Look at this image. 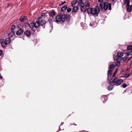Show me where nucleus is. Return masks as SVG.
<instances>
[{
    "instance_id": "f257e3e1",
    "label": "nucleus",
    "mask_w": 132,
    "mask_h": 132,
    "mask_svg": "<svg viewBox=\"0 0 132 132\" xmlns=\"http://www.w3.org/2000/svg\"><path fill=\"white\" fill-rule=\"evenodd\" d=\"M115 76L116 71L114 72L112 76L113 77L111 80H109V83L110 85L108 87V90H112L113 88V85H116V77H115Z\"/></svg>"
},
{
    "instance_id": "f03ea898",
    "label": "nucleus",
    "mask_w": 132,
    "mask_h": 132,
    "mask_svg": "<svg viewBox=\"0 0 132 132\" xmlns=\"http://www.w3.org/2000/svg\"><path fill=\"white\" fill-rule=\"evenodd\" d=\"M100 8L101 10L104 9L106 10H107L108 8L109 10L111 9V4L110 3H109L108 2H101L99 5Z\"/></svg>"
},
{
    "instance_id": "7ed1b4c3",
    "label": "nucleus",
    "mask_w": 132,
    "mask_h": 132,
    "mask_svg": "<svg viewBox=\"0 0 132 132\" xmlns=\"http://www.w3.org/2000/svg\"><path fill=\"white\" fill-rule=\"evenodd\" d=\"M87 11L88 14H91L94 15L98 14L100 12V10L98 6H95V7L88 8Z\"/></svg>"
},
{
    "instance_id": "20e7f679",
    "label": "nucleus",
    "mask_w": 132,
    "mask_h": 132,
    "mask_svg": "<svg viewBox=\"0 0 132 132\" xmlns=\"http://www.w3.org/2000/svg\"><path fill=\"white\" fill-rule=\"evenodd\" d=\"M40 22L38 20H37V19L35 22L34 23L32 22L30 23H28L27 24V26L31 28H32L34 27L37 28L39 27L40 25Z\"/></svg>"
},
{
    "instance_id": "39448f33",
    "label": "nucleus",
    "mask_w": 132,
    "mask_h": 132,
    "mask_svg": "<svg viewBox=\"0 0 132 132\" xmlns=\"http://www.w3.org/2000/svg\"><path fill=\"white\" fill-rule=\"evenodd\" d=\"M64 16L62 14L59 15L56 17L55 18L56 20L55 21L58 23L60 22H63L64 21Z\"/></svg>"
},
{
    "instance_id": "423d86ee",
    "label": "nucleus",
    "mask_w": 132,
    "mask_h": 132,
    "mask_svg": "<svg viewBox=\"0 0 132 132\" xmlns=\"http://www.w3.org/2000/svg\"><path fill=\"white\" fill-rule=\"evenodd\" d=\"M37 20H38L39 22H40V26H42L43 28H44L45 27V24L46 23V21L45 20H42V18L40 17L38 18Z\"/></svg>"
},
{
    "instance_id": "0eeeda50",
    "label": "nucleus",
    "mask_w": 132,
    "mask_h": 132,
    "mask_svg": "<svg viewBox=\"0 0 132 132\" xmlns=\"http://www.w3.org/2000/svg\"><path fill=\"white\" fill-rule=\"evenodd\" d=\"M11 42V40L10 38H6L4 40L5 45H6L9 44Z\"/></svg>"
},
{
    "instance_id": "6e6552de",
    "label": "nucleus",
    "mask_w": 132,
    "mask_h": 132,
    "mask_svg": "<svg viewBox=\"0 0 132 132\" xmlns=\"http://www.w3.org/2000/svg\"><path fill=\"white\" fill-rule=\"evenodd\" d=\"M124 54V53L122 52H118L117 54V55L118 57H116V58H118V59H120L121 57Z\"/></svg>"
},
{
    "instance_id": "1a4fd4ad",
    "label": "nucleus",
    "mask_w": 132,
    "mask_h": 132,
    "mask_svg": "<svg viewBox=\"0 0 132 132\" xmlns=\"http://www.w3.org/2000/svg\"><path fill=\"white\" fill-rule=\"evenodd\" d=\"M27 17L23 16H21L19 19V20L21 22H24V21L27 19Z\"/></svg>"
},
{
    "instance_id": "9d476101",
    "label": "nucleus",
    "mask_w": 132,
    "mask_h": 132,
    "mask_svg": "<svg viewBox=\"0 0 132 132\" xmlns=\"http://www.w3.org/2000/svg\"><path fill=\"white\" fill-rule=\"evenodd\" d=\"M63 15L64 16V21L65 20V19L67 21H69L70 19V16L69 14L65 15V14H63Z\"/></svg>"
},
{
    "instance_id": "9b49d317",
    "label": "nucleus",
    "mask_w": 132,
    "mask_h": 132,
    "mask_svg": "<svg viewBox=\"0 0 132 132\" xmlns=\"http://www.w3.org/2000/svg\"><path fill=\"white\" fill-rule=\"evenodd\" d=\"M127 7V11L130 12L132 9V6L131 5H130L129 4L128 5H126Z\"/></svg>"
},
{
    "instance_id": "f8f14e48",
    "label": "nucleus",
    "mask_w": 132,
    "mask_h": 132,
    "mask_svg": "<svg viewBox=\"0 0 132 132\" xmlns=\"http://www.w3.org/2000/svg\"><path fill=\"white\" fill-rule=\"evenodd\" d=\"M123 82V80L122 79H119L117 81H116V84L118 85H120Z\"/></svg>"
},
{
    "instance_id": "ddd939ff",
    "label": "nucleus",
    "mask_w": 132,
    "mask_h": 132,
    "mask_svg": "<svg viewBox=\"0 0 132 132\" xmlns=\"http://www.w3.org/2000/svg\"><path fill=\"white\" fill-rule=\"evenodd\" d=\"M23 32V31L21 29L19 30L16 32V34L19 36L22 34Z\"/></svg>"
},
{
    "instance_id": "4468645a",
    "label": "nucleus",
    "mask_w": 132,
    "mask_h": 132,
    "mask_svg": "<svg viewBox=\"0 0 132 132\" xmlns=\"http://www.w3.org/2000/svg\"><path fill=\"white\" fill-rule=\"evenodd\" d=\"M81 10L83 12H85L86 10V7L84 5L80 7Z\"/></svg>"
},
{
    "instance_id": "2eb2a0df",
    "label": "nucleus",
    "mask_w": 132,
    "mask_h": 132,
    "mask_svg": "<svg viewBox=\"0 0 132 132\" xmlns=\"http://www.w3.org/2000/svg\"><path fill=\"white\" fill-rule=\"evenodd\" d=\"M14 35V31H11L10 33L9 34L8 36L9 37V38H12Z\"/></svg>"
},
{
    "instance_id": "dca6fc26",
    "label": "nucleus",
    "mask_w": 132,
    "mask_h": 132,
    "mask_svg": "<svg viewBox=\"0 0 132 132\" xmlns=\"http://www.w3.org/2000/svg\"><path fill=\"white\" fill-rule=\"evenodd\" d=\"M77 0H74L71 2V6L72 7L75 6V4L78 3Z\"/></svg>"
},
{
    "instance_id": "f3484780",
    "label": "nucleus",
    "mask_w": 132,
    "mask_h": 132,
    "mask_svg": "<svg viewBox=\"0 0 132 132\" xmlns=\"http://www.w3.org/2000/svg\"><path fill=\"white\" fill-rule=\"evenodd\" d=\"M24 34L27 36L28 37L30 36V32L29 31L27 30L25 31L24 32Z\"/></svg>"
},
{
    "instance_id": "a211bd4d",
    "label": "nucleus",
    "mask_w": 132,
    "mask_h": 132,
    "mask_svg": "<svg viewBox=\"0 0 132 132\" xmlns=\"http://www.w3.org/2000/svg\"><path fill=\"white\" fill-rule=\"evenodd\" d=\"M72 9V12H75L77 11L78 10V7L77 6L73 7Z\"/></svg>"
},
{
    "instance_id": "6ab92c4d",
    "label": "nucleus",
    "mask_w": 132,
    "mask_h": 132,
    "mask_svg": "<svg viewBox=\"0 0 132 132\" xmlns=\"http://www.w3.org/2000/svg\"><path fill=\"white\" fill-rule=\"evenodd\" d=\"M120 60L118 58H116V66H119L120 64Z\"/></svg>"
},
{
    "instance_id": "aec40b11",
    "label": "nucleus",
    "mask_w": 132,
    "mask_h": 132,
    "mask_svg": "<svg viewBox=\"0 0 132 132\" xmlns=\"http://www.w3.org/2000/svg\"><path fill=\"white\" fill-rule=\"evenodd\" d=\"M112 70H109L108 71V78L107 79L108 80L109 79V75H111L112 74Z\"/></svg>"
},
{
    "instance_id": "412c9836",
    "label": "nucleus",
    "mask_w": 132,
    "mask_h": 132,
    "mask_svg": "<svg viewBox=\"0 0 132 132\" xmlns=\"http://www.w3.org/2000/svg\"><path fill=\"white\" fill-rule=\"evenodd\" d=\"M78 3L80 7L84 5V3L83 2L82 0H79Z\"/></svg>"
},
{
    "instance_id": "4be33fe9",
    "label": "nucleus",
    "mask_w": 132,
    "mask_h": 132,
    "mask_svg": "<svg viewBox=\"0 0 132 132\" xmlns=\"http://www.w3.org/2000/svg\"><path fill=\"white\" fill-rule=\"evenodd\" d=\"M47 13H42V16L44 19H45L47 17Z\"/></svg>"
},
{
    "instance_id": "5701e85b",
    "label": "nucleus",
    "mask_w": 132,
    "mask_h": 132,
    "mask_svg": "<svg viewBox=\"0 0 132 132\" xmlns=\"http://www.w3.org/2000/svg\"><path fill=\"white\" fill-rule=\"evenodd\" d=\"M130 2L129 0H124V4L125 5L127 4V5H128L129 4Z\"/></svg>"
},
{
    "instance_id": "b1692460",
    "label": "nucleus",
    "mask_w": 132,
    "mask_h": 132,
    "mask_svg": "<svg viewBox=\"0 0 132 132\" xmlns=\"http://www.w3.org/2000/svg\"><path fill=\"white\" fill-rule=\"evenodd\" d=\"M67 8V5H65L63 7H62L61 9V11L63 12L65 10H66Z\"/></svg>"
},
{
    "instance_id": "393cba45",
    "label": "nucleus",
    "mask_w": 132,
    "mask_h": 132,
    "mask_svg": "<svg viewBox=\"0 0 132 132\" xmlns=\"http://www.w3.org/2000/svg\"><path fill=\"white\" fill-rule=\"evenodd\" d=\"M84 5L86 7H89L90 6V5L89 2L88 1H86L84 3Z\"/></svg>"
},
{
    "instance_id": "a878e982",
    "label": "nucleus",
    "mask_w": 132,
    "mask_h": 132,
    "mask_svg": "<svg viewBox=\"0 0 132 132\" xmlns=\"http://www.w3.org/2000/svg\"><path fill=\"white\" fill-rule=\"evenodd\" d=\"M127 49L128 51L132 50V45H128L127 46Z\"/></svg>"
},
{
    "instance_id": "bb28decb",
    "label": "nucleus",
    "mask_w": 132,
    "mask_h": 132,
    "mask_svg": "<svg viewBox=\"0 0 132 132\" xmlns=\"http://www.w3.org/2000/svg\"><path fill=\"white\" fill-rule=\"evenodd\" d=\"M50 16H54L55 14V12L54 11H53L52 12L50 13L49 14Z\"/></svg>"
},
{
    "instance_id": "cd10ccee",
    "label": "nucleus",
    "mask_w": 132,
    "mask_h": 132,
    "mask_svg": "<svg viewBox=\"0 0 132 132\" xmlns=\"http://www.w3.org/2000/svg\"><path fill=\"white\" fill-rule=\"evenodd\" d=\"M102 100H105V101H106L107 100V97L106 96L104 95L102 96Z\"/></svg>"
},
{
    "instance_id": "c85d7f7f",
    "label": "nucleus",
    "mask_w": 132,
    "mask_h": 132,
    "mask_svg": "<svg viewBox=\"0 0 132 132\" xmlns=\"http://www.w3.org/2000/svg\"><path fill=\"white\" fill-rule=\"evenodd\" d=\"M128 57L127 56L125 57H123L122 58L121 57V58L120 59V60H122L123 61H125L127 59Z\"/></svg>"
},
{
    "instance_id": "c756f323",
    "label": "nucleus",
    "mask_w": 132,
    "mask_h": 132,
    "mask_svg": "<svg viewBox=\"0 0 132 132\" xmlns=\"http://www.w3.org/2000/svg\"><path fill=\"white\" fill-rule=\"evenodd\" d=\"M15 26L14 25H12L11 28V31H14V30L15 28Z\"/></svg>"
},
{
    "instance_id": "7c9ffc66",
    "label": "nucleus",
    "mask_w": 132,
    "mask_h": 132,
    "mask_svg": "<svg viewBox=\"0 0 132 132\" xmlns=\"http://www.w3.org/2000/svg\"><path fill=\"white\" fill-rule=\"evenodd\" d=\"M30 34L31 35V34H34L35 32V30L32 29H31L30 30Z\"/></svg>"
},
{
    "instance_id": "2f4dec72",
    "label": "nucleus",
    "mask_w": 132,
    "mask_h": 132,
    "mask_svg": "<svg viewBox=\"0 0 132 132\" xmlns=\"http://www.w3.org/2000/svg\"><path fill=\"white\" fill-rule=\"evenodd\" d=\"M127 56H128L130 55H132V51H131L128 53H127Z\"/></svg>"
},
{
    "instance_id": "473e14b6",
    "label": "nucleus",
    "mask_w": 132,
    "mask_h": 132,
    "mask_svg": "<svg viewBox=\"0 0 132 132\" xmlns=\"http://www.w3.org/2000/svg\"><path fill=\"white\" fill-rule=\"evenodd\" d=\"M1 45L3 47H5V44H4V42H1Z\"/></svg>"
},
{
    "instance_id": "72a5a7b5",
    "label": "nucleus",
    "mask_w": 132,
    "mask_h": 132,
    "mask_svg": "<svg viewBox=\"0 0 132 132\" xmlns=\"http://www.w3.org/2000/svg\"><path fill=\"white\" fill-rule=\"evenodd\" d=\"M115 67L114 65L113 64H111L109 68L110 69H112Z\"/></svg>"
},
{
    "instance_id": "f704fd0d",
    "label": "nucleus",
    "mask_w": 132,
    "mask_h": 132,
    "mask_svg": "<svg viewBox=\"0 0 132 132\" xmlns=\"http://www.w3.org/2000/svg\"><path fill=\"white\" fill-rule=\"evenodd\" d=\"M129 76H130L129 74L128 73L127 74H125L124 75V77H125V78H127L128 77H129Z\"/></svg>"
},
{
    "instance_id": "c9c22d12",
    "label": "nucleus",
    "mask_w": 132,
    "mask_h": 132,
    "mask_svg": "<svg viewBox=\"0 0 132 132\" xmlns=\"http://www.w3.org/2000/svg\"><path fill=\"white\" fill-rule=\"evenodd\" d=\"M71 10L72 9L71 8L68 9H67V12H69L71 11Z\"/></svg>"
},
{
    "instance_id": "e433bc0d",
    "label": "nucleus",
    "mask_w": 132,
    "mask_h": 132,
    "mask_svg": "<svg viewBox=\"0 0 132 132\" xmlns=\"http://www.w3.org/2000/svg\"><path fill=\"white\" fill-rule=\"evenodd\" d=\"M122 87L125 88L127 87V85L126 84L124 83L122 85Z\"/></svg>"
},
{
    "instance_id": "4c0bfd02",
    "label": "nucleus",
    "mask_w": 132,
    "mask_h": 132,
    "mask_svg": "<svg viewBox=\"0 0 132 132\" xmlns=\"http://www.w3.org/2000/svg\"><path fill=\"white\" fill-rule=\"evenodd\" d=\"M129 70H130L129 68H127L125 70L126 72V73H127L129 71Z\"/></svg>"
},
{
    "instance_id": "58836bf2",
    "label": "nucleus",
    "mask_w": 132,
    "mask_h": 132,
    "mask_svg": "<svg viewBox=\"0 0 132 132\" xmlns=\"http://www.w3.org/2000/svg\"><path fill=\"white\" fill-rule=\"evenodd\" d=\"M66 3V2L65 1H64L63 2H62V3L61 4H60L59 5H63L65 3Z\"/></svg>"
},
{
    "instance_id": "ea45409f",
    "label": "nucleus",
    "mask_w": 132,
    "mask_h": 132,
    "mask_svg": "<svg viewBox=\"0 0 132 132\" xmlns=\"http://www.w3.org/2000/svg\"><path fill=\"white\" fill-rule=\"evenodd\" d=\"M2 53V51L1 50H0V56H1Z\"/></svg>"
},
{
    "instance_id": "a19ab883",
    "label": "nucleus",
    "mask_w": 132,
    "mask_h": 132,
    "mask_svg": "<svg viewBox=\"0 0 132 132\" xmlns=\"http://www.w3.org/2000/svg\"><path fill=\"white\" fill-rule=\"evenodd\" d=\"M103 0H98V2H99L102 1Z\"/></svg>"
},
{
    "instance_id": "79ce46f5",
    "label": "nucleus",
    "mask_w": 132,
    "mask_h": 132,
    "mask_svg": "<svg viewBox=\"0 0 132 132\" xmlns=\"http://www.w3.org/2000/svg\"><path fill=\"white\" fill-rule=\"evenodd\" d=\"M2 77L1 76V74H0V79H2Z\"/></svg>"
},
{
    "instance_id": "37998d69",
    "label": "nucleus",
    "mask_w": 132,
    "mask_h": 132,
    "mask_svg": "<svg viewBox=\"0 0 132 132\" xmlns=\"http://www.w3.org/2000/svg\"><path fill=\"white\" fill-rule=\"evenodd\" d=\"M131 65H132V61L130 63V65L131 66Z\"/></svg>"
},
{
    "instance_id": "c03bdc74",
    "label": "nucleus",
    "mask_w": 132,
    "mask_h": 132,
    "mask_svg": "<svg viewBox=\"0 0 132 132\" xmlns=\"http://www.w3.org/2000/svg\"><path fill=\"white\" fill-rule=\"evenodd\" d=\"M118 69L117 68L116 69V74L117 73V71L118 70Z\"/></svg>"
},
{
    "instance_id": "a18cd8bd",
    "label": "nucleus",
    "mask_w": 132,
    "mask_h": 132,
    "mask_svg": "<svg viewBox=\"0 0 132 132\" xmlns=\"http://www.w3.org/2000/svg\"><path fill=\"white\" fill-rule=\"evenodd\" d=\"M113 59H114V60H115V57H114V56H113Z\"/></svg>"
},
{
    "instance_id": "49530a36",
    "label": "nucleus",
    "mask_w": 132,
    "mask_h": 132,
    "mask_svg": "<svg viewBox=\"0 0 132 132\" xmlns=\"http://www.w3.org/2000/svg\"><path fill=\"white\" fill-rule=\"evenodd\" d=\"M131 58H130V59H128V60H127V61H129V60H130V59Z\"/></svg>"
},
{
    "instance_id": "de8ad7c7",
    "label": "nucleus",
    "mask_w": 132,
    "mask_h": 132,
    "mask_svg": "<svg viewBox=\"0 0 132 132\" xmlns=\"http://www.w3.org/2000/svg\"><path fill=\"white\" fill-rule=\"evenodd\" d=\"M19 26H20V24H18V27H19Z\"/></svg>"
},
{
    "instance_id": "09e8293b",
    "label": "nucleus",
    "mask_w": 132,
    "mask_h": 132,
    "mask_svg": "<svg viewBox=\"0 0 132 132\" xmlns=\"http://www.w3.org/2000/svg\"><path fill=\"white\" fill-rule=\"evenodd\" d=\"M63 123H62L61 124V125H63Z\"/></svg>"
},
{
    "instance_id": "8fccbe9b",
    "label": "nucleus",
    "mask_w": 132,
    "mask_h": 132,
    "mask_svg": "<svg viewBox=\"0 0 132 132\" xmlns=\"http://www.w3.org/2000/svg\"><path fill=\"white\" fill-rule=\"evenodd\" d=\"M104 102V101H103V103H105V102Z\"/></svg>"
},
{
    "instance_id": "3c124183",
    "label": "nucleus",
    "mask_w": 132,
    "mask_h": 132,
    "mask_svg": "<svg viewBox=\"0 0 132 132\" xmlns=\"http://www.w3.org/2000/svg\"><path fill=\"white\" fill-rule=\"evenodd\" d=\"M123 71H123V70H122V72H123Z\"/></svg>"
},
{
    "instance_id": "603ef678",
    "label": "nucleus",
    "mask_w": 132,
    "mask_h": 132,
    "mask_svg": "<svg viewBox=\"0 0 132 132\" xmlns=\"http://www.w3.org/2000/svg\"><path fill=\"white\" fill-rule=\"evenodd\" d=\"M131 132H132V131Z\"/></svg>"
}]
</instances>
